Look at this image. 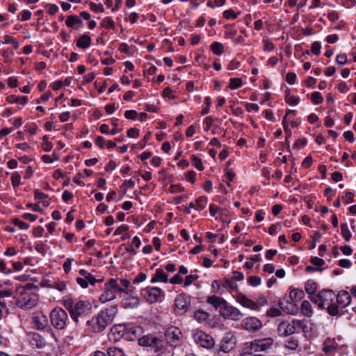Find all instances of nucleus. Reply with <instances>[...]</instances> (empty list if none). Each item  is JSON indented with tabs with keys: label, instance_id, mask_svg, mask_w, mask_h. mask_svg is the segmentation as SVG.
Returning a JSON list of instances; mask_svg holds the SVG:
<instances>
[{
	"label": "nucleus",
	"instance_id": "nucleus-1",
	"mask_svg": "<svg viewBox=\"0 0 356 356\" xmlns=\"http://www.w3.org/2000/svg\"><path fill=\"white\" fill-rule=\"evenodd\" d=\"M130 282L127 279H109L104 284L103 293L100 295L99 300L105 303L116 298L118 293H129Z\"/></svg>",
	"mask_w": 356,
	"mask_h": 356
},
{
	"label": "nucleus",
	"instance_id": "nucleus-2",
	"mask_svg": "<svg viewBox=\"0 0 356 356\" xmlns=\"http://www.w3.org/2000/svg\"><path fill=\"white\" fill-rule=\"evenodd\" d=\"M118 313L117 306H112L101 311L91 320L86 321V325L95 333L103 332L106 327L112 323Z\"/></svg>",
	"mask_w": 356,
	"mask_h": 356
},
{
	"label": "nucleus",
	"instance_id": "nucleus-3",
	"mask_svg": "<svg viewBox=\"0 0 356 356\" xmlns=\"http://www.w3.org/2000/svg\"><path fill=\"white\" fill-rule=\"evenodd\" d=\"M92 307L88 301L79 300L75 302L74 309L70 314L72 318L76 324H81L88 320L91 314Z\"/></svg>",
	"mask_w": 356,
	"mask_h": 356
},
{
	"label": "nucleus",
	"instance_id": "nucleus-4",
	"mask_svg": "<svg viewBox=\"0 0 356 356\" xmlns=\"http://www.w3.org/2000/svg\"><path fill=\"white\" fill-rule=\"evenodd\" d=\"M275 343L272 337L257 339L245 343L248 346V350L258 352L267 353L270 350Z\"/></svg>",
	"mask_w": 356,
	"mask_h": 356
},
{
	"label": "nucleus",
	"instance_id": "nucleus-5",
	"mask_svg": "<svg viewBox=\"0 0 356 356\" xmlns=\"http://www.w3.org/2000/svg\"><path fill=\"white\" fill-rule=\"evenodd\" d=\"M309 298L311 301L317 305L319 308H324L325 306L334 302L336 298V295L332 290L324 289Z\"/></svg>",
	"mask_w": 356,
	"mask_h": 356
},
{
	"label": "nucleus",
	"instance_id": "nucleus-6",
	"mask_svg": "<svg viewBox=\"0 0 356 356\" xmlns=\"http://www.w3.org/2000/svg\"><path fill=\"white\" fill-rule=\"evenodd\" d=\"M305 325L303 321L293 319L291 322L282 321L277 327V332L280 336L286 337L296 332V328L304 329Z\"/></svg>",
	"mask_w": 356,
	"mask_h": 356
},
{
	"label": "nucleus",
	"instance_id": "nucleus-7",
	"mask_svg": "<svg viewBox=\"0 0 356 356\" xmlns=\"http://www.w3.org/2000/svg\"><path fill=\"white\" fill-rule=\"evenodd\" d=\"M51 325L58 330L63 329L68 320L67 312L60 307L54 308L50 313Z\"/></svg>",
	"mask_w": 356,
	"mask_h": 356
},
{
	"label": "nucleus",
	"instance_id": "nucleus-8",
	"mask_svg": "<svg viewBox=\"0 0 356 356\" xmlns=\"http://www.w3.org/2000/svg\"><path fill=\"white\" fill-rule=\"evenodd\" d=\"M38 303V296L36 294L31 293L26 290L21 292L17 300V305L24 309H32Z\"/></svg>",
	"mask_w": 356,
	"mask_h": 356
},
{
	"label": "nucleus",
	"instance_id": "nucleus-9",
	"mask_svg": "<svg viewBox=\"0 0 356 356\" xmlns=\"http://www.w3.org/2000/svg\"><path fill=\"white\" fill-rule=\"evenodd\" d=\"M142 295L147 302L154 304L164 298L165 293L159 287L147 286L142 290Z\"/></svg>",
	"mask_w": 356,
	"mask_h": 356
},
{
	"label": "nucleus",
	"instance_id": "nucleus-10",
	"mask_svg": "<svg viewBox=\"0 0 356 356\" xmlns=\"http://www.w3.org/2000/svg\"><path fill=\"white\" fill-rule=\"evenodd\" d=\"M191 307V297L181 293L175 299V312L176 315L182 316L185 314Z\"/></svg>",
	"mask_w": 356,
	"mask_h": 356
},
{
	"label": "nucleus",
	"instance_id": "nucleus-11",
	"mask_svg": "<svg viewBox=\"0 0 356 356\" xmlns=\"http://www.w3.org/2000/svg\"><path fill=\"white\" fill-rule=\"evenodd\" d=\"M193 338L197 344L204 348L211 349L215 344L213 337L202 330H195L193 332Z\"/></svg>",
	"mask_w": 356,
	"mask_h": 356
},
{
	"label": "nucleus",
	"instance_id": "nucleus-12",
	"mask_svg": "<svg viewBox=\"0 0 356 356\" xmlns=\"http://www.w3.org/2000/svg\"><path fill=\"white\" fill-rule=\"evenodd\" d=\"M220 315L227 319L232 321H239L243 316V313L236 307L229 305L227 302L225 305L220 309Z\"/></svg>",
	"mask_w": 356,
	"mask_h": 356
},
{
	"label": "nucleus",
	"instance_id": "nucleus-13",
	"mask_svg": "<svg viewBox=\"0 0 356 356\" xmlns=\"http://www.w3.org/2000/svg\"><path fill=\"white\" fill-rule=\"evenodd\" d=\"M181 332L175 327H169L165 334L166 343L172 347L177 346L181 341Z\"/></svg>",
	"mask_w": 356,
	"mask_h": 356
},
{
	"label": "nucleus",
	"instance_id": "nucleus-14",
	"mask_svg": "<svg viewBox=\"0 0 356 356\" xmlns=\"http://www.w3.org/2000/svg\"><path fill=\"white\" fill-rule=\"evenodd\" d=\"M241 327L248 332H255L262 327V323L258 318L250 316L242 321Z\"/></svg>",
	"mask_w": 356,
	"mask_h": 356
},
{
	"label": "nucleus",
	"instance_id": "nucleus-15",
	"mask_svg": "<svg viewBox=\"0 0 356 356\" xmlns=\"http://www.w3.org/2000/svg\"><path fill=\"white\" fill-rule=\"evenodd\" d=\"M139 344L143 346H150L155 348L156 352L161 351L163 341L152 335H146L140 338Z\"/></svg>",
	"mask_w": 356,
	"mask_h": 356
},
{
	"label": "nucleus",
	"instance_id": "nucleus-16",
	"mask_svg": "<svg viewBox=\"0 0 356 356\" xmlns=\"http://www.w3.org/2000/svg\"><path fill=\"white\" fill-rule=\"evenodd\" d=\"M236 343V337L234 333L227 332L221 341L220 350L224 353H229L234 348Z\"/></svg>",
	"mask_w": 356,
	"mask_h": 356
},
{
	"label": "nucleus",
	"instance_id": "nucleus-17",
	"mask_svg": "<svg viewBox=\"0 0 356 356\" xmlns=\"http://www.w3.org/2000/svg\"><path fill=\"white\" fill-rule=\"evenodd\" d=\"M29 344L35 348L42 349L47 346L45 338L38 332H30L28 334Z\"/></svg>",
	"mask_w": 356,
	"mask_h": 356
},
{
	"label": "nucleus",
	"instance_id": "nucleus-18",
	"mask_svg": "<svg viewBox=\"0 0 356 356\" xmlns=\"http://www.w3.org/2000/svg\"><path fill=\"white\" fill-rule=\"evenodd\" d=\"M33 327L38 330H43L48 327V319L43 313L38 312L31 317Z\"/></svg>",
	"mask_w": 356,
	"mask_h": 356
},
{
	"label": "nucleus",
	"instance_id": "nucleus-19",
	"mask_svg": "<svg viewBox=\"0 0 356 356\" xmlns=\"http://www.w3.org/2000/svg\"><path fill=\"white\" fill-rule=\"evenodd\" d=\"M338 348L335 339L327 337L323 342L322 350L326 355L332 356L338 350Z\"/></svg>",
	"mask_w": 356,
	"mask_h": 356
},
{
	"label": "nucleus",
	"instance_id": "nucleus-20",
	"mask_svg": "<svg viewBox=\"0 0 356 356\" xmlns=\"http://www.w3.org/2000/svg\"><path fill=\"white\" fill-rule=\"evenodd\" d=\"M236 300L241 305L244 307L255 311L259 310L258 305H257L254 301L248 298L246 296L241 292L236 294Z\"/></svg>",
	"mask_w": 356,
	"mask_h": 356
},
{
	"label": "nucleus",
	"instance_id": "nucleus-21",
	"mask_svg": "<svg viewBox=\"0 0 356 356\" xmlns=\"http://www.w3.org/2000/svg\"><path fill=\"white\" fill-rule=\"evenodd\" d=\"M124 331L131 341H139L143 334V329L140 326H125Z\"/></svg>",
	"mask_w": 356,
	"mask_h": 356
},
{
	"label": "nucleus",
	"instance_id": "nucleus-22",
	"mask_svg": "<svg viewBox=\"0 0 356 356\" xmlns=\"http://www.w3.org/2000/svg\"><path fill=\"white\" fill-rule=\"evenodd\" d=\"M278 305L282 311L286 314H292L297 312L298 307L294 302H289L286 298H282L279 300Z\"/></svg>",
	"mask_w": 356,
	"mask_h": 356
},
{
	"label": "nucleus",
	"instance_id": "nucleus-23",
	"mask_svg": "<svg viewBox=\"0 0 356 356\" xmlns=\"http://www.w3.org/2000/svg\"><path fill=\"white\" fill-rule=\"evenodd\" d=\"M337 305L342 308L348 306L351 302V296L346 291H340L336 298Z\"/></svg>",
	"mask_w": 356,
	"mask_h": 356
},
{
	"label": "nucleus",
	"instance_id": "nucleus-24",
	"mask_svg": "<svg viewBox=\"0 0 356 356\" xmlns=\"http://www.w3.org/2000/svg\"><path fill=\"white\" fill-rule=\"evenodd\" d=\"M207 302L212 305L216 309H218L220 313V309L225 305L227 301L222 298L213 295L207 298Z\"/></svg>",
	"mask_w": 356,
	"mask_h": 356
},
{
	"label": "nucleus",
	"instance_id": "nucleus-25",
	"mask_svg": "<svg viewBox=\"0 0 356 356\" xmlns=\"http://www.w3.org/2000/svg\"><path fill=\"white\" fill-rule=\"evenodd\" d=\"M168 280V275L161 268H157L155 273L153 275L151 279V283L154 284L159 282H167Z\"/></svg>",
	"mask_w": 356,
	"mask_h": 356
},
{
	"label": "nucleus",
	"instance_id": "nucleus-26",
	"mask_svg": "<svg viewBox=\"0 0 356 356\" xmlns=\"http://www.w3.org/2000/svg\"><path fill=\"white\" fill-rule=\"evenodd\" d=\"M92 43V40L88 34L82 35L76 41V46L81 49L88 48Z\"/></svg>",
	"mask_w": 356,
	"mask_h": 356
},
{
	"label": "nucleus",
	"instance_id": "nucleus-27",
	"mask_svg": "<svg viewBox=\"0 0 356 356\" xmlns=\"http://www.w3.org/2000/svg\"><path fill=\"white\" fill-rule=\"evenodd\" d=\"M139 304V299L136 296H129L122 300V305L125 308H134L138 307Z\"/></svg>",
	"mask_w": 356,
	"mask_h": 356
},
{
	"label": "nucleus",
	"instance_id": "nucleus-28",
	"mask_svg": "<svg viewBox=\"0 0 356 356\" xmlns=\"http://www.w3.org/2000/svg\"><path fill=\"white\" fill-rule=\"evenodd\" d=\"M207 205V197H200L196 200L195 202H191L189 204V207H191L197 211H202L205 208Z\"/></svg>",
	"mask_w": 356,
	"mask_h": 356
},
{
	"label": "nucleus",
	"instance_id": "nucleus-29",
	"mask_svg": "<svg viewBox=\"0 0 356 356\" xmlns=\"http://www.w3.org/2000/svg\"><path fill=\"white\" fill-rule=\"evenodd\" d=\"M305 297V292L302 289H293L289 293V298L292 302H298Z\"/></svg>",
	"mask_w": 356,
	"mask_h": 356
},
{
	"label": "nucleus",
	"instance_id": "nucleus-30",
	"mask_svg": "<svg viewBox=\"0 0 356 356\" xmlns=\"http://www.w3.org/2000/svg\"><path fill=\"white\" fill-rule=\"evenodd\" d=\"M300 311L302 314L307 318L311 317L313 314L312 305L308 300L302 301L300 307Z\"/></svg>",
	"mask_w": 356,
	"mask_h": 356
},
{
	"label": "nucleus",
	"instance_id": "nucleus-31",
	"mask_svg": "<svg viewBox=\"0 0 356 356\" xmlns=\"http://www.w3.org/2000/svg\"><path fill=\"white\" fill-rule=\"evenodd\" d=\"M305 290L311 297L315 296L317 291V283L312 280H307L305 284Z\"/></svg>",
	"mask_w": 356,
	"mask_h": 356
},
{
	"label": "nucleus",
	"instance_id": "nucleus-32",
	"mask_svg": "<svg viewBox=\"0 0 356 356\" xmlns=\"http://www.w3.org/2000/svg\"><path fill=\"white\" fill-rule=\"evenodd\" d=\"M82 24L81 19L77 15H70L67 17L65 24L67 27L76 28V26H79Z\"/></svg>",
	"mask_w": 356,
	"mask_h": 356
},
{
	"label": "nucleus",
	"instance_id": "nucleus-33",
	"mask_svg": "<svg viewBox=\"0 0 356 356\" xmlns=\"http://www.w3.org/2000/svg\"><path fill=\"white\" fill-rule=\"evenodd\" d=\"M7 102L10 103H16L20 104H26L28 102V97L26 96L17 97L15 95H9L6 97Z\"/></svg>",
	"mask_w": 356,
	"mask_h": 356
},
{
	"label": "nucleus",
	"instance_id": "nucleus-34",
	"mask_svg": "<svg viewBox=\"0 0 356 356\" xmlns=\"http://www.w3.org/2000/svg\"><path fill=\"white\" fill-rule=\"evenodd\" d=\"M211 49L213 53L216 55H220L224 51V47L222 43L214 42L211 45Z\"/></svg>",
	"mask_w": 356,
	"mask_h": 356
},
{
	"label": "nucleus",
	"instance_id": "nucleus-35",
	"mask_svg": "<svg viewBox=\"0 0 356 356\" xmlns=\"http://www.w3.org/2000/svg\"><path fill=\"white\" fill-rule=\"evenodd\" d=\"M193 317L197 321L203 322L207 320V318H209V314L207 312L203 310H197L194 313Z\"/></svg>",
	"mask_w": 356,
	"mask_h": 356
},
{
	"label": "nucleus",
	"instance_id": "nucleus-36",
	"mask_svg": "<svg viewBox=\"0 0 356 356\" xmlns=\"http://www.w3.org/2000/svg\"><path fill=\"white\" fill-rule=\"evenodd\" d=\"M108 356H124L122 349L117 347H110L107 350Z\"/></svg>",
	"mask_w": 356,
	"mask_h": 356
},
{
	"label": "nucleus",
	"instance_id": "nucleus-37",
	"mask_svg": "<svg viewBox=\"0 0 356 356\" xmlns=\"http://www.w3.org/2000/svg\"><path fill=\"white\" fill-rule=\"evenodd\" d=\"M341 234H342L343 238L346 241H350V239L352 236V234L348 229L347 224H346V223L341 224Z\"/></svg>",
	"mask_w": 356,
	"mask_h": 356
},
{
	"label": "nucleus",
	"instance_id": "nucleus-38",
	"mask_svg": "<svg viewBox=\"0 0 356 356\" xmlns=\"http://www.w3.org/2000/svg\"><path fill=\"white\" fill-rule=\"evenodd\" d=\"M285 347L290 350H296L298 347V341L293 338H289L285 342Z\"/></svg>",
	"mask_w": 356,
	"mask_h": 356
},
{
	"label": "nucleus",
	"instance_id": "nucleus-39",
	"mask_svg": "<svg viewBox=\"0 0 356 356\" xmlns=\"http://www.w3.org/2000/svg\"><path fill=\"white\" fill-rule=\"evenodd\" d=\"M242 86V80L240 78H232L230 79L229 88L232 90H236Z\"/></svg>",
	"mask_w": 356,
	"mask_h": 356
},
{
	"label": "nucleus",
	"instance_id": "nucleus-40",
	"mask_svg": "<svg viewBox=\"0 0 356 356\" xmlns=\"http://www.w3.org/2000/svg\"><path fill=\"white\" fill-rule=\"evenodd\" d=\"M311 99L314 104H319L323 101V97L319 92H313L312 94Z\"/></svg>",
	"mask_w": 356,
	"mask_h": 356
},
{
	"label": "nucleus",
	"instance_id": "nucleus-41",
	"mask_svg": "<svg viewBox=\"0 0 356 356\" xmlns=\"http://www.w3.org/2000/svg\"><path fill=\"white\" fill-rule=\"evenodd\" d=\"M222 286L229 287L231 290L237 289L238 287L236 283L233 280V278L224 279Z\"/></svg>",
	"mask_w": 356,
	"mask_h": 356
},
{
	"label": "nucleus",
	"instance_id": "nucleus-42",
	"mask_svg": "<svg viewBox=\"0 0 356 356\" xmlns=\"http://www.w3.org/2000/svg\"><path fill=\"white\" fill-rule=\"evenodd\" d=\"M192 163L197 170L202 171L204 169L202 160L195 155L192 156Z\"/></svg>",
	"mask_w": 356,
	"mask_h": 356
},
{
	"label": "nucleus",
	"instance_id": "nucleus-43",
	"mask_svg": "<svg viewBox=\"0 0 356 356\" xmlns=\"http://www.w3.org/2000/svg\"><path fill=\"white\" fill-rule=\"evenodd\" d=\"M248 282L250 285L252 286H257L260 285L261 280L259 277L256 275H252L248 278Z\"/></svg>",
	"mask_w": 356,
	"mask_h": 356
},
{
	"label": "nucleus",
	"instance_id": "nucleus-44",
	"mask_svg": "<svg viewBox=\"0 0 356 356\" xmlns=\"http://www.w3.org/2000/svg\"><path fill=\"white\" fill-rule=\"evenodd\" d=\"M102 26L106 29H114L115 23L111 17H107L103 19V21L102 22Z\"/></svg>",
	"mask_w": 356,
	"mask_h": 356
},
{
	"label": "nucleus",
	"instance_id": "nucleus-45",
	"mask_svg": "<svg viewBox=\"0 0 356 356\" xmlns=\"http://www.w3.org/2000/svg\"><path fill=\"white\" fill-rule=\"evenodd\" d=\"M4 42L5 43H10L13 45V47L15 48V49H18L19 48V42L17 40H16L14 38H13L12 36H10L8 35H6L4 36Z\"/></svg>",
	"mask_w": 356,
	"mask_h": 356
},
{
	"label": "nucleus",
	"instance_id": "nucleus-46",
	"mask_svg": "<svg viewBox=\"0 0 356 356\" xmlns=\"http://www.w3.org/2000/svg\"><path fill=\"white\" fill-rule=\"evenodd\" d=\"M327 310L328 314L331 316H337L339 313L338 305L334 304L333 302L327 305Z\"/></svg>",
	"mask_w": 356,
	"mask_h": 356
},
{
	"label": "nucleus",
	"instance_id": "nucleus-47",
	"mask_svg": "<svg viewBox=\"0 0 356 356\" xmlns=\"http://www.w3.org/2000/svg\"><path fill=\"white\" fill-rule=\"evenodd\" d=\"M281 314L282 310L275 307L270 308L266 312L267 316L270 317H277L280 316Z\"/></svg>",
	"mask_w": 356,
	"mask_h": 356
},
{
	"label": "nucleus",
	"instance_id": "nucleus-48",
	"mask_svg": "<svg viewBox=\"0 0 356 356\" xmlns=\"http://www.w3.org/2000/svg\"><path fill=\"white\" fill-rule=\"evenodd\" d=\"M74 302L71 298H67L64 300L63 305L64 307L68 310L70 314L74 309Z\"/></svg>",
	"mask_w": 356,
	"mask_h": 356
},
{
	"label": "nucleus",
	"instance_id": "nucleus-49",
	"mask_svg": "<svg viewBox=\"0 0 356 356\" xmlns=\"http://www.w3.org/2000/svg\"><path fill=\"white\" fill-rule=\"evenodd\" d=\"M286 102L291 106L297 105L299 103V98L295 96L287 95L286 96Z\"/></svg>",
	"mask_w": 356,
	"mask_h": 356
},
{
	"label": "nucleus",
	"instance_id": "nucleus-50",
	"mask_svg": "<svg viewBox=\"0 0 356 356\" xmlns=\"http://www.w3.org/2000/svg\"><path fill=\"white\" fill-rule=\"evenodd\" d=\"M20 179H21V176L18 172H15L13 173L12 177H11V181H12V184L14 187H17L19 185Z\"/></svg>",
	"mask_w": 356,
	"mask_h": 356
},
{
	"label": "nucleus",
	"instance_id": "nucleus-51",
	"mask_svg": "<svg viewBox=\"0 0 356 356\" xmlns=\"http://www.w3.org/2000/svg\"><path fill=\"white\" fill-rule=\"evenodd\" d=\"M90 9L95 12V13H103L104 11V8L103 7V5L101 3H90Z\"/></svg>",
	"mask_w": 356,
	"mask_h": 356
},
{
	"label": "nucleus",
	"instance_id": "nucleus-52",
	"mask_svg": "<svg viewBox=\"0 0 356 356\" xmlns=\"http://www.w3.org/2000/svg\"><path fill=\"white\" fill-rule=\"evenodd\" d=\"M34 197H35V200H40V201H42L45 199L49 198V196L47 194L44 193L39 189L35 190Z\"/></svg>",
	"mask_w": 356,
	"mask_h": 356
},
{
	"label": "nucleus",
	"instance_id": "nucleus-53",
	"mask_svg": "<svg viewBox=\"0 0 356 356\" xmlns=\"http://www.w3.org/2000/svg\"><path fill=\"white\" fill-rule=\"evenodd\" d=\"M222 285H223V282H221L218 280H214L211 284L213 289L216 291V292L220 293V294L224 293L223 290L220 291L221 286H222Z\"/></svg>",
	"mask_w": 356,
	"mask_h": 356
},
{
	"label": "nucleus",
	"instance_id": "nucleus-54",
	"mask_svg": "<svg viewBox=\"0 0 356 356\" xmlns=\"http://www.w3.org/2000/svg\"><path fill=\"white\" fill-rule=\"evenodd\" d=\"M169 191L172 193H177L184 191V188L180 184H172L169 188Z\"/></svg>",
	"mask_w": 356,
	"mask_h": 356
},
{
	"label": "nucleus",
	"instance_id": "nucleus-55",
	"mask_svg": "<svg viewBox=\"0 0 356 356\" xmlns=\"http://www.w3.org/2000/svg\"><path fill=\"white\" fill-rule=\"evenodd\" d=\"M282 225L280 223H275L271 225L268 228V233L270 235H275L277 233V229H281Z\"/></svg>",
	"mask_w": 356,
	"mask_h": 356
},
{
	"label": "nucleus",
	"instance_id": "nucleus-56",
	"mask_svg": "<svg viewBox=\"0 0 356 356\" xmlns=\"http://www.w3.org/2000/svg\"><path fill=\"white\" fill-rule=\"evenodd\" d=\"M343 201L346 204H349L354 202V194L352 192H346L345 195L342 197Z\"/></svg>",
	"mask_w": 356,
	"mask_h": 356
},
{
	"label": "nucleus",
	"instance_id": "nucleus-57",
	"mask_svg": "<svg viewBox=\"0 0 356 356\" xmlns=\"http://www.w3.org/2000/svg\"><path fill=\"white\" fill-rule=\"evenodd\" d=\"M347 56L346 54H340L337 56L336 62L340 65H344L347 63Z\"/></svg>",
	"mask_w": 356,
	"mask_h": 356
},
{
	"label": "nucleus",
	"instance_id": "nucleus-58",
	"mask_svg": "<svg viewBox=\"0 0 356 356\" xmlns=\"http://www.w3.org/2000/svg\"><path fill=\"white\" fill-rule=\"evenodd\" d=\"M138 115V113L134 110H128L124 113L125 118L129 120H135Z\"/></svg>",
	"mask_w": 356,
	"mask_h": 356
},
{
	"label": "nucleus",
	"instance_id": "nucleus-59",
	"mask_svg": "<svg viewBox=\"0 0 356 356\" xmlns=\"http://www.w3.org/2000/svg\"><path fill=\"white\" fill-rule=\"evenodd\" d=\"M198 279V275H190L186 277L184 281V286H188L191 285L194 281Z\"/></svg>",
	"mask_w": 356,
	"mask_h": 356
},
{
	"label": "nucleus",
	"instance_id": "nucleus-60",
	"mask_svg": "<svg viewBox=\"0 0 356 356\" xmlns=\"http://www.w3.org/2000/svg\"><path fill=\"white\" fill-rule=\"evenodd\" d=\"M223 17L227 19H236L237 17V15L234 13L233 10L229 9L226 10L223 12Z\"/></svg>",
	"mask_w": 356,
	"mask_h": 356
},
{
	"label": "nucleus",
	"instance_id": "nucleus-61",
	"mask_svg": "<svg viewBox=\"0 0 356 356\" xmlns=\"http://www.w3.org/2000/svg\"><path fill=\"white\" fill-rule=\"evenodd\" d=\"M321 45L318 42H314L312 44V52L315 55H318L321 52Z\"/></svg>",
	"mask_w": 356,
	"mask_h": 356
},
{
	"label": "nucleus",
	"instance_id": "nucleus-62",
	"mask_svg": "<svg viewBox=\"0 0 356 356\" xmlns=\"http://www.w3.org/2000/svg\"><path fill=\"white\" fill-rule=\"evenodd\" d=\"M13 222L16 226L19 227L22 229H27L29 227L28 224L20 220L19 219L15 218Z\"/></svg>",
	"mask_w": 356,
	"mask_h": 356
},
{
	"label": "nucleus",
	"instance_id": "nucleus-63",
	"mask_svg": "<svg viewBox=\"0 0 356 356\" xmlns=\"http://www.w3.org/2000/svg\"><path fill=\"white\" fill-rule=\"evenodd\" d=\"M275 46L273 42L269 40H264V50L267 51H271L274 49Z\"/></svg>",
	"mask_w": 356,
	"mask_h": 356
},
{
	"label": "nucleus",
	"instance_id": "nucleus-64",
	"mask_svg": "<svg viewBox=\"0 0 356 356\" xmlns=\"http://www.w3.org/2000/svg\"><path fill=\"white\" fill-rule=\"evenodd\" d=\"M241 356H266L262 354H258L255 351L248 350V346L244 349V352L241 355Z\"/></svg>",
	"mask_w": 356,
	"mask_h": 356
}]
</instances>
